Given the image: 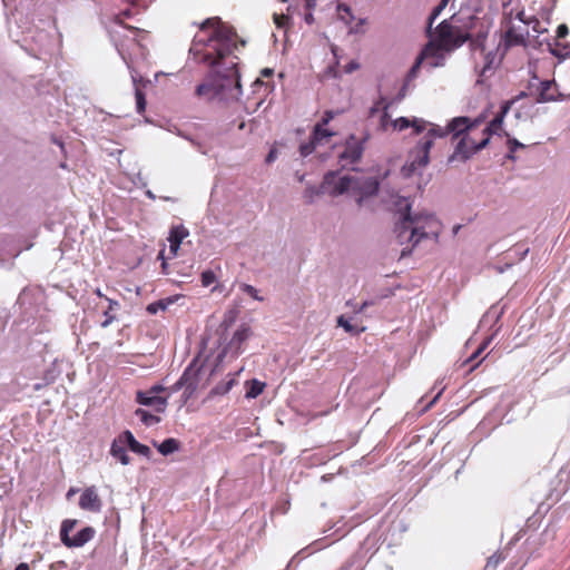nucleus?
<instances>
[{
	"label": "nucleus",
	"mask_w": 570,
	"mask_h": 570,
	"mask_svg": "<svg viewBox=\"0 0 570 570\" xmlns=\"http://www.w3.org/2000/svg\"><path fill=\"white\" fill-rule=\"evenodd\" d=\"M236 48V33L219 18H208L200 24L189 53L196 63L208 67L209 73L196 87L198 97L235 98L240 94L239 58L234 53Z\"/></svg>",
	"instance_id": "nucleus-1"
},
{
	"label": "nucleus",
	"mask_w": 570,
	"mask_h": 570,
	"mask_svg": "<svg viewBox=\"0 0 570 570\" xmlns=\"http://www.w3.org/2000/svg\"><path fill=\"white\" fill-rule=\"evenodd\" d=\"M478 23L479 18L473 14H452L432 28L431 32L426 30L430 41L425 45L424 52L436 56L439 51H454L473 39Z\"/></svg>",
	"instance_id": "nucleus-2"
},
{
	"label": "nucleus",
	"mask_w": 570,
	"mask_h": 570,
	"mask_svg": "<svg viewBox=\"0 0 570 570\" xmlns=\"http://www.w3.org/2000/svg\"><path fill=\"white\" fill-rule=\"evenodd\" d=\"M379 185L377 179L374 177L340 176L335 171H330L324 176L320 188L308 186L303 197L306 204H311L314 202L315 197L321 194L326 193L331 196L348 194L355 197L356 202L361 204L364 198L377 193Z\"/></svg>",
	"instance_id": "nucleus-3"
},
{
	"label": "nucleus",
	"mask_w": 570,
	"mask_h": 570,
	"mask_svg": "<svg viewBox=\"0 0 570 570\" xmlns=\"http://www.w3.org/2000/svg\"><path fill=\"white\" fill-rule=\"evenodd\" d=\"M411 206L405 205V213L395 225L397 242L402 245L405 240L411 242V247H405L401 252V257H404L413 247L423 238L436 239L441 232V224L431 214H416L414 216L410 213Z\"/></svg>",
	"instance_id": "nucleus-4"
},
{
	"label": "nucleus",
	"mask_w": 570,
	"mask_h": 570,
	"mask_svg": "<svg viewBox=\"0 0 570 570\" xmlns=\"http://www.w3.org/2000/svg\"><path fill=\"white\" fill-rule=\"evenodd\" d=\"M481 124L471 121L468 117H456L451 120L454 130L455 149L450 160H466L489 144V135L481 134Z\"/></svg>",
	"instance_id": "nucleus-5"
},
{
	"label": "nucleus",
	"mask_w": 570,
	"mask_h": 570,
	"mask_svg": "<svg viewBox=\"0 0 570 570\" xmlns=\"http://www.w3.org/2000/svg\"><path fill=\"white\" fill-rule=\"evenodd\" d=\"M433 141L429 138H422L417 145L410 151L409 159L403 166L404 176H411L416 170L424 168L429 164L430 149Z\"/></svg>",
	"instance_id": "nucleus-6"
},
{
	"label": "nucleus",
	"mask_w": 570,
	"mask_h": 570,
	"mask_svg": "<svg viewBox=\"0 0 570 570\" xmlns=\"http://www.w3.org/2000/svg\"><path fill=\"white\" fill-rule=\"evenodd\" d=\"M368 135H365L361 139L351 135L345 142L344 150L340 154V160L343 165L357 163L364 151V142L367 140Z\"/></svg>",
	"instance_id": "nucleus-7"
},
{
	"label": "nucleus",
	"mask_w": 570,
	"mask_h": 570,
	"mask_svg": "<svg viewBox=\"0 0 570 570\" xmlns=\"http://www.w3.org/2000/svg\"><path fill=\"white\" fill-rule=\"evenodd\" d=\"M165 387L161 385L153 386L147 392L139 391L137 393V402L141 405L151 406L158 413H161L166 410L167 406V396H160L159 393L164 392Z\"/></svg>",
	"instance_id": "nucleus-8"
},
{
	"label": "nucleus",
	"mask_w": 570,
	"mask_h": 570,
	"mask_svg": "<svg viewBox=\"0 0 570 570\" xmlns=\"http://www.w3.org/2000/svg\"><path fill=\"white\" fill-rule=\"evenodd\" d=\"M538 104L558 101L563 99V95L559 91L558 85L553 80H543L538 83L534 91H531Z\"/></svg>",
	"instance_id": "nucleus-9"
},
{
	"label": "nucleus",
	"mask_w": 570,
	"mask_h": 570,
	"mask_svg": "<svg viewBox=\"0 0 570 570\" xmlns=\"http://www.w3.org/2000/svg\"><path fill=\"white\" fill-rule=\"evenodd\" d=\"M79 508L83 511L99 513L102 509V500L95 485L85 488L79 498Z\"/></svg>",
	"instance_id": "nucleus-10"
},
{
	"label": "nucleus",
	"mask_w": 570,
	"mask_h": 570,
	"mask_svg": "<svg viewBox=\"0 0 570 570\" xmlns=\"http://www.w3.org/2000/svg\"><path fill=\"white\" fill-rule=\"evenodd\" d=\"M513 106V100H507L502 104L500 111L497 114V116L489 122L488 126L481 129V134H489V139L493 134H497L503 124V119Z\"/></svg>",
	"instance_id": "nucleus-11"
},
{
	"label": "nucleus",
	"mask_w": 570,
	"mask_h": 570,
	"mask_svg": "<svg viewBox=\"0 0 570 570\" xmlns=\"http://www.w3.org/2000/svg\"><path fill=\"white\" fill-rule=\"evenodd\" d=\"M189 236V230L184 225L171 226L167 240L169 242V252L173 256L178 254L183 240Z\"/></svg>",
	"instance_id": "nucleus-12"
},
{
	"label": "nucleus",
	"mask_w": 570,
	"mask_h": 570,
	"mask_svg": "<svg viewBox=\"0 0 570 570\" xmlns=\"http://www.w3.org/2000/svg\"><path fill=\"white\" fill-rule=\"evenodd\" d=\"M252 335L250 328L247 325H242L233 335L230 342L224 350V354H227L229 351L234 355H238L242 352V345L245 341L249 338Z\"/></svg>",
	"instance_id": "nucleus-13"
},
{
	"label": "nucleus",
	"mask_w": 570,
	"mask_h": 570,
	"mask_svg": "<svg viewBox=\"0 0 570 570\" xmlns=\"http://www.w3.org/2000/svg\"><path fill=\"white\" fill-rule=\"evenodd\" d=\"M409 127H412L414 129L415 134H420L428 128V121H425L424 119H419V118H414L413 120H410L406 117H400V118L391 121V128L393 130L402 131Z\"/></svg>",
	"instance_id": "nucleus-14"
},
{
	"label": "nucleus",
	"mask_w": 570,
	"mask_h": 570,
	"mask_svg": "<svg viewBox=\"0 0 570 570\" xmlns=\"http://www.w3.org/2000/svg\"><path fill=\"white\" fill-rule=\"evenodd\" d=\"M391 102H386L384 98H380L374 106L371 108V115H374L376 111L382 110L381 119H380V129L382 131H387L391 128V117L389 114V108Z\"/></svg>",
	"instance_id": "nucleus-15"
},
{
	"label": "nucleus",
	"mask_w": 570,
	"mask_h": 570,
	"mask_svg": "<svg viewBox=\"0 0 570 570\" xmlns=\"http://www.w3.org/2000/svg\"><path fill=\"white\" fill-rule=\"evenodd\" d=\"M119 441L121 443H126L128 448L135 453L146 458L150 455L149 446L139 443L130 431H125L121 435H119Z\"/></svg>",
	"instance_id": "nucleus-16"
},
{
	"label": "nucleus",
	"mask_w": 570,
	"mask_h": 570,
	"mask_svg": "<svg viewBox=\"0 0 570 570\" xmlns=\"http://www.w3.org/2000/svg\"><path fill=\"white\" fill-rule=\"evenodd\" d=\"M337 13H338L340 19L342 21H344L345 24L350 26L351 32H360L361 31L360 27L364 23V21L358 20V22L355 26H352V21H353L354 17L352 14L350 7H347L346 4L340 3L337 6Z\"/></svg>",
	"instance_id": "nucleus-17"
},
{
	"label": "nucleus",
	"mask_w": 570,
	"mask_h": 570,
	"mask_svg": "<svg viewBox=\"0 0 570 570\" xmlns=\"http://www.w3.org/2000/svg\"><path fill=\"white\" fill-rule=\"evenodd\" d=\"M95 529L91 527H86L81 529L72 539L70 540L71 547H82L87 542H89L95 537Z\"/></svg>",
	"instance_id": "nucleus-18"
},
{
	"label": "nucleus",
	"mask_w": 570,
	"mask_h": 570,
	"mask_svg": "<svg viewBox=\"0 0 570 570\" xmlns=\"http://www.w3.org/2000/svg\"><path fill=\"white\" fill-rule=\"evenodd\" d=\"M429 126V122H428ZM452 134V139L454 140V130L451 129V121L446 127H441L438 125L430 124V128L428 134L423 138H429L433 141L434 137H445Z\"/></svg>",
	"instance_id": "nucleus-19"
},
{
	"label": "nucleus",
	"mask_w": 570,
	"mask_h": 570,
	"mask_svg": "<svg viewBox=\"0 0 570 570\" xmlns=\"http://www.w3.org/2000/svg\"><path fill=\"white\" fill-rule=\"evenodd\" d=\"M125 443H121L118 440H115L112 445H111V449H110V453L114 458H116L117 460H119V462L124 465H127L129 464L130 462V458L129 455L127 454V451L124 446Z\"/></svg>",
	"instance_id": "nucleus-20"
},
{
	"label": "nucleus",
	"mask_w": 570,
	"mask_h": 570,
	"mask_svg": "<svg viewBox=\"0 0 570 570\" xmlns=\"http://www.w3.org/2000/svg\"><path fill=\"white\" fill-rule=\"evenodd\" d=\"M504 40L507 46H521L525 42L524 33L517 31L514 27L505 31Z\"/></svg>",
	"instance_id": "nucleus-21"
},
{
	"label": "nucleus",
	"mask_w": 570,
	"mask_h": 570,
	"mask_svg": "<svg viewBox=\"0 0 570 570\" xmlns=\"http://www.w3.org/2000/svg\"><path fill=\"white\" fill-rule=\"evenodd\" d=\"M333 136L334 132L326 129L325 125L322 124H316L312 132L314 141H316L318 145L323 144L324 141H328V139Z\"/></svg>",
	"instance_id": "nucleus-22"
},
{
	"label": "nucleus",
	"mask_w": 570,
	"mask_h": 570,
	"mask_svg": "<svg viewBox=\"0 0 570 570\" xmlns=\"http://www.w3.org/2000/svg\"><path fill=\"white\" fill-rule=\"evenodd\" d=\"M106 302L108 303V306L104 311L105 320L100 323L102 328L108 327L115 321L116 316L112 314V311L119 307V303L117 301L106 298Z\"/></svg>",
	"instance_id": "nucleus-23"
},
{
	"label": "nucleus",
	"mask_w": 570,
	"mask_h": 570,
	"mask_svg": "<svg viewBox=\"0 0 570 570\" xmlns=\"http://www.w3.org/2000/svg\"><path fill=\"white\" fill-rule=\"evenodd\" d=\"M76 524H77V520H73V519H67V520L62 521V523H61L60 538H61L62 543L66 547L70 548L69 542L72 538L69 537V532H71L75 529Z\"/></svg>",
	"instance_id": "nucleus-24"
},
{
	"label": "nucleus",
	"mask_w": 570,
	"mask_h": 570,
	"mask_svg": "<svg viewBox=\"0 0 570 570\" xmlns=\"http://www.w3.org/2000/svg\"><path fill=\"white\" fill-rule=\"evenodd\" d=\"M177 297H167L147 305L146 311L154 315L158 311H165L167 307L176 302Z\"/></svg>",
	"instance_id": "nucleus-25"
},
{
	"label": "nucleus",
	"mask_w": 570,
	"mask_h": 570,
	"mask_svg": "<svg viewBox=\"0 0 570 570\" xmlns=\"http://www.w3.org/2000/svg\"><path fill=\"white\" fill-rule=\"evenodd\" d=\"M180 446V442L174 438H169L164 440L158 446L157 450L163 455H168L177 451Z\"/></svg>",
	"instance_id": "nucleus-26"
},
{
	"label": "nucleus",
	"mask_w": 570,
	"mask_h": 570,
	"mask_svg": "<svg viewBox=\"0 0 570 570\" xmlns=\"http://www.w3.org/2000/svg\"><path fill=\"white\" fill-rule=\"evenodd\" d=\"M135 414L147 426L155 425V424L160 422V417L159 416H157L155 414H151V413H149V412H147L146 410H142V409H137Z\"/></svg>",
	"instance_id": "nucleus-27"
},
{
	"label": "nucleus",
	"mask_w": 570,
	"mask_h": 570,
	"mask_svg": "<svg viewBox=\"0 0 570 570\" xmlns=\"http://www.w3.org/2000/svg\"><path fill=\"white\" fill-rule=\"evenodd\" d=\"M429 57H434V55L433 53H425L424 49H423L422 52L420 53V56L416 58L415 63L410 69L409 73H407V80L414 79L416 77V75H417V72L420 70L422 61L424 59L429 58Z\"/></svg>",
	"instance_id": "nucleus-28"
},
{
	"label": "nucleus",
	"mask_w": 570,
	"mask_h": 570,
	"mask_svg": "<svg viewBox=\"0 0 570 570\" xmlns=\"http://www.w3.org/2000/svg\"><path fill=\"white\" fill-rule=\"evenodd\" d=\"M264 387H265L264 383H262L257 380H253L249 389L246 392V396L252 397V399L257 397L259 394L263 393Z\"/></svg>",
	"instance_id": "nucleus-29"
},
{
	"label": "nucleus",
	"mask_w": 570,
	"mask_h": 570,
	"mask_svg": "<svg viewBox=\"0 0 570 570\" xmlns=\"http://www.w3.org/2000/svg\"><path fill=\"white\" fill-rule=\"evenodd\" d=\"M136 108L138 114H142L146 110V97L141 89L136 88Z\"/></svg>",
	"instance_id": "nucleus-30"
},
{
	"label": "nucleus",
	"mask_w": 570,
	"mask_h": 570,
	"mask_svg": "<svg viewBox=\"0 0 570 570\" xmlns=\"http://www.w3.org/2000/svg\"><path fill=\"white\" fill-rule=\"evenodd\" d=\"M337 325L343 327L347 333H360L364 331V328L357 330L343 315L337 317Z\"/></svg>",
	"instance_id": "nucleus-31"
},
{
	"label": "nucleus",
	"mask_w": 570,
	"mask_h": 570,
	"mask_svg": "<svg viewBox=\"0 0 570 570\" xmlns=\"http://www.w3.org/2000/svg\"><path fill=\"white\" fill-rule=\"evenodd\" d=\"M317 145L318 144L316 141H314L313 137L311 136V139L308 142L301 145V147H299L301 155L303 157L311 155L315 150Z\"/></svg>",
	"instance_id": "nucleus-32"
},
{
	"label": "nucleus",
	"mask_w": 570,
	"mask_h": 570,
	"mask_svg": "<svg viewBox=\"0 0 570 570\" xmlns=\"http://www.w3.org/2000/svg\"><path fill=\"white\" fill-rule=\"evenodd\" d=\"M444 10V7L440 3L432 10L429 19H428V26L426 30L431 32V29L433 28L434 20L440 16V13Z\"/></svg>",
	"instance_id": "nucleus-33"
},
{
	"label": "nucleus",
	"mask_w": 570,
	"mask_h": 570,
	"mask_svg": "<svg viewBox=\"0 0 570 570\" xmlns=\"http://www.w3.org/2000/svg\"><path fill=\"white\" fill-rule=\"evenodd\" d=\"M507 144H508V148H509V155H508V157H509V158H511V159H513V158H514V157H513V154L515 153V150H517L518 148H524V145H523V144H521V142H520L518 139H515V138H509V139H508V141H507Z\"/></svg>",
	"instance_id": "nucleus-34"
},
{
	"label": "nucleus",
	"mask_w": 570,
	"mask_h": 570,
	"mask_svg": "<svg viewBox=\"0 0 570 570\" xmlns=\"http://www.w3.org/2000/svg\"><path fill=\"white\" fill-rule=\"evenodd\" d=\"M200 278L203 286L207 287L216 281V275L213 271L208 269L202 273Z\"/></svg>",
	"instance_id": "nucleus-35"
},
{
	"label": "nucleus",
	"mask_w": 570,
	"mask_h": 570,
	"mask_svg": "<svg viewBox=\"0 0 570 570\" xmlns=\"http://www.w3.org/2000/svg\"><path fill=\"white\" fill-rule=\"evenodd\" d=\"M483 24L481 23V20L479 19V23L476 24V28L474 29V37L472 40H474V42H481L483 39H485L488 32L484 31L483 29Z\"/></svg>",
	"instance_id": "nucleus-36"
},
{
	"label": "nucleus",
	"mask_w": 570,
	"mask_h": 570,
	"mask_svg": "<svg viewBox=\"0 0 570 570\" xmlns=\"http://www.w3.org/2000/svg\"><path fill=\"white\" fill-rule=\"evenodd\" d=\"M242 291L244 293H246L247 295H249L250 297H253L254 299H256V301H263V298L258 296L257 289L254 286L249 285V284H243L242 285Z\"/></svg>",
	"instance_id": "nucleus-37"
},
{
	"label": "nucleus",
	"mask_w": 570,
	"mask_h": 570,
	"mask_svg": "<svg viewBox=\"0 0 570 570\" xmlns=\"http://www.w3.org/2000/svg\"><path fill=\"white\" fill-rule=\"evenodd\" d=\"M489 345V340L484 341L479 347L478 350L466 360L468 363H471L473 362L474 360H476L479 357V355L488 347Z\"/></svg>",
	"instance_id": "nucleus-38"
},
{
	"label": "nucleus",
	"mask_w": 570,
	"mask_h": 570,
	"mask_svg": "<svg viewBox=\"0 0 570 570\" xmlns=\"http://www.w3.org/2000/svg\"><path fill=\"white\" fill-rule=\"evenodd\" d=\"M358 68H360V65L355 60H352L343 67V71L345 73H352L353 71L357 70Z\"/></svg>",
	"instance_id": "nucleus-39"
},
{
	"label": "nucleus",
	"mask_w": 570,
	"mask_h": 570,
	"mask_svg": "<svg viewBox=\"0 0 570 570\" xmlns=\"http://www.w3.org/2000/svg\"><path fill=\"white\" fill-rule=\"evenodd\" d=\"M569 32V29L566 24H560L558 28H557V37L558 38H564Z\"/></svg>",
	"instance_id": "nucleus-40"
},
{
	"label": "nucleus",
	"mask_w": 570,
	"mask_h": 570,
	"mask_svg": "<svg viewBox=\"0 0 570 570\" xmlns=\"http://www.w3.org/2000/svg\"><path fill=\"white\" fill-rule=\"evenodd\" d=\"M334 118V112L331 110L325 111L322 121L320 124L327 125Z\"/></svg>",
	"instance_id": "nucleus-41"
},
{
	"label": "nucleus",
	"mask_w": 570,
	"mask_h": 570,
	"mask_svg": "<svg viewBox=\"0 0 570 570\" xmlns=\"http://www.w3.org/2000/svg\"><path fill=\"white\" fill-rule=\"evenodd\" d=\"M303 1H304L305 9L307 11H313L316 8L318 0H303Z\"/></svg>",
	"instance_id": "nucleus-42"
},
{
	"label": "nucleus",
	"mask_w": 570,
	"mask_h": 570,
	"mask_svg": "<svg viewBox=\"0 0 570 570\" xmlns=\"http://www.w3.org/2000/svg\"><path fill=\"white\" fill-rule=\"evenodd\" d=\"M52 382H53V377H52V376H51V377H49V379L46 376V377H45V383H38V384H36V385L33 386V389H35L36 391H39V390H41L43 386L49 385V384H51Z\"/></svg>",
	"instance_id": "nucleus-43"
},
{
	"label": "nucleus",
	"mask_w": 570,
	"mask_h": 570,
	"mask_svg": "<svg viewBox=\"0 0 570 570\" xmlns=\"http://www.w3.org/2000/svg\"><path fill=\"white\" fill-rule=\"evenodd\" d=\"M513 252L519 256L518 261H521L527 256L529 248H524L521 250L520 248L515 247Z\"/></svg>",
	"instance_id": "nucleus-44"
},
{
	"label": "nucleus",
	"mask_w": 570,
	"mask_h": 570,
	"mask_svg": "<svg viewBox=\"0 0 570 570\" xmlns=\"http://www.w3.org/2000/svg\"><path fill=\"white\" fill-rule=\"evenodd\" d=\"M304 20L307 24H313L315 19H314V16H313V11H307L306 10V13L304 14Z\"/></svg>",
	"instance_id": "nucleus-45"
},
{
	"label": "nucleus",
	"mask_w": 570,
	"mask_h": 570,
	"mask_svg": "<svg viewBox=\"0 0 570 570\" xmlns=\"http://www.w3.org/2000/svg\"><path fill=\"white\" fill-rule=\"evenodd\" d=\"M277 157V150L276 149H271L267 157H266V163L271 164L273 163Z\"/></svg>",
	"instance_id": "nucleus-46"
},
{
	"label": "nucleus",
	"mask_w": 570,
	"mask_h": 570,
	"mask_svg": "<svg viewBox=\"0 0 570 570\" xmlns=\"http://www.w3.org/2000/svg\"><path fill=\"white\" fill-rule=\"evenodd\" d=\"M527 96H528V94L525 91H521L518 96H515L511 100H513V105H514L518 100H520V99H522V98H524Z\"/></svg>",
	"instance_id": "nucleus-47"
},
{
	"label": "nucleus",
	"mask_w": 570,
	"mask_h": 570,
	"mask_svg": "<svg viewBox=\"0 0 570 570\" xmlns=\"http://www.w3.org/2000/svg\"><path fill=\"white\" fill-rule=\"evenodd\" d=\"M14 570H30V568L28 563L21 562L16 567Z\"/></svg>",
	"instance_id": "nucleus-48"
},
{
	"label": "nucleus",
	"mask_w": 570,
	"mask_h": 570,
	"mask_svg": "<svg viewBox=\"0 0 570 570\" xmlns=\"http://www.w3.org/2000/svg\"><path fill=\"white\" fill-rule=\"evenodd\" d=\"M183 379L184 376L177 383H175L173 391H178L183 386Z\"/></svg>",
	"instance_id": "nucleus-49"
},
{
	"label": "nucleus",
	"mask_w": 570,
	"mask_h": 570,
	"mask_svg": "<svg viewBox=\"0 0 570 570\" xmlns=\"http://www.w3.org/2000/svg\"><path fill=\"white\" fill-rule=\"evenodd\" d=\"M77 491H78L77 489H75V488H70V489L68 490V492H67V499H70L73 494H76V493H77Z\"/></svg>",
	"instance_id": "nucleus-50"
},
{
	"label": "nucleus",
	"mask_w": 570,
	"mask_h": 570,
	"mask_svg": "<svg viewBox=\"0 0 570 570\" xmlns=\"http://www.w3.org/2000/svg\"><path fill=\"white\" fill-rule=\"evenodd\" d=\"M367 306V302H364L355 312L361 313Z\"/></svg>",
	"instance_id": "nucleus-51"
},
{
	"label": "nucleus",
	"mask_w": 570,
	"mask_h": 570,
	"mask_svg": "<svg viewBox=\"0 0 570 570\" xmlns=\"http://www.w3.org/2000/svg\"><path fill=\"white\" fill-rule=\"evenodd\" d=\"M96 294H97V296H98V297H100V298H102V299H105V301H106V298H108L106 295H104V294L101 293V291H100V289H97V291H96Z\"/></svg>",
	"instance_id": "nucleus-52"
},
{
	"label": "nucleus",
	"mask_w": 570,
	"mask_h": 570,
	"mask_svg": "<svg viewBox=\"0 0 570 570\" xmlns=\"http://www.w3.org/2000/svg\"><path fill=\"white\" fill-rule=\"evenodd\" d=\"M272 72L273 71L271 69L263 70V75H265V76H269V75H272Z\"/></svg>",
	"instance_id": "nucleus-53"
},
{
	"label": "nucleus",
	"mask_w": 570,
	"mask_h": 570,
	"mask_svg": "<svg viewBox=\"0 0 570 570\" xmlns=\"http://www.w3.org/2000/svg\"><path fill=\"white\" fill-rule=\"evenodd\" d=\"M450 0H441L440 1V4L443 6L444 8L448 6Z\"/></svg>",
	"instance_id": "nucleus-54"
},
{
	"label": "nucleus",
	"mask_w": 570,
	"mask_h": 570,
	"mask_svg": "<svg viewBox=\"0 0 570 570\" xmlns=\"http://www.w3.org/2000/svg\"><path fill=\"white\" fill-rule=\"evenodd\" d=\"M479 365V363H476L475 365H473L470 371H474V368Z\"/></svg>",
	"instance_id": "nucleus-55"
},
{
	"label": "nucleus",
	"mask_w": 570,
	"mask_h": 570,
	"mask_svg": "<svg viewBox=\"0 0 570 570\" xmlns=\"http://www.w3.org/2000/svg\"><path fill=\"white\" fill-rule=\"evenodd\" d=\"M303 178H304V176H303V175H302V176H298V180H299V181H302V180H303Z\"/></svg>",
	"instance_id": "nucleus-56"
},
{
	"label": "nucleus",
	"mask_w": 570,
	"mask_h": 570,
	"mask_svg": "<svg viewBox=\"0 0 570 570\" xmlns=\"http://www.w3.org/2000/svg\"><path fill=\"white\" fill-rule=\"evenodd\" d=\"M164 257V254L163 252L159 253V258H163Z\"/></svg>",
	"instance_id": "nucleus-57"
}]
</instances>
